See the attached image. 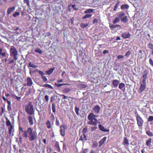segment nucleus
Instances as JSON below:
<instances>
[{"instance_id": "nucleus-1", "label": "nucleus", "mask_w": 153, "mask_h": 153, "mask_svg": "<svg viewBox=\"0 0 153 153\" xmlns=\"http://www.w3.org/2000/svg\"><path fill=\"white\" fill-rule=\"evenodd\" d=\"M19 131L20 134H22V136L23 137L28 138L30 141L36 140L37 139V132L31 127H29L27 130L24 131L23 128L19 126Z\"/></svg>"}, {"instance_id": "nucleus-2", "label": "nucleus", "mask_w": 153, "mask_h": 153, "mask_svg": "<svg viewBox=\"0 0 153 153\" xmlns=\"http://www.w3.org/2000/svg\"><path fill=\"white\" fill-rule=\"evenodd\" d=\"M149 71L148 70L146 69L144 70L142 73V76L141 78V82H140V85L139 88L138 92L139 94L141 93L145 89L146 85V80L149 75Z\"/></svg>"}, {"instance_id": "nucleus-3", "label": "nucleus", "mask_w": 153, "mask_h": 153, "mask_svg": "<svg viewBox=\"0 0 153 153\" xmlns=\"http://www.w3.org/2000/svg\"><path fill=\"white\" fill-rule=\"evenodd\" d=\"M97 117V116L92 113H91L88 116V119L89 121L88 122V124L96 126L98 123V120L96 118Z\"/></svg>"}, {"instance_id": "nucleus-4", "label": "nucleus", "mask_w": 153, "mask_h": 153, "mask_svg": "<svg viewBox=\"0 0 153 153\" xmlns=\"http://www.w3.org/2000/svg\"><path fill=\"white\" fill-rule=\"evenodd\" d=\"M10 56L13 60L16 61L19 57L18 52L16 47L14 46L10 47Z\"/></svg>"}, {"instance_id": "nucleus-5", "label": "nucleus", "mask_w": 153, "mask_h": 153, "mask_svg": "<svg viewBox=\"0 0 153 153\" xmlns=\"http://www.w3.org/2000/svg\"><path fill=\"white\" fill-rule=\"evenodd\" d=\"M25 110L28 114L30 115L34 114L35 110L34 106L32 102H28V104L25 105Z\"/></svg>"}, {"instance_id": "nucleus-6", "label": "nucleus", "mask_w": 153, "mask_h": 153, "mask_svg": "<svg viewBox=\"0 0 153 153\" xmlns=\"http://www.w3.org/2000/svg\"><path fill=\"white\" fill-rule=\"evenodd\" d=\"M136 118L138 126L139 127L142 126L144 123V121L142 118L139 114L136 115Z\"/></svg>"}, {"instance_id": "nucleus-7", "label": "nucleus", "mask_w": 153, "mask_h": 153, "mask_svg": "<svg viewBox=\"0 0 153 153\" xmlns=\"http://www.w3.org/2000/svg\"><path fill=\"white\" fill-rule=\"evenodd\" d=\"M131 36L130 33L127 32H124L121 35L122 37L124 39L129 38Z\"/></svg>"}, {"instance_id": "nucleus-8", "label": "nucleus", "mask_w": 153, "mask_h": 153, "mask_svg": "<svg viewBox=\"0 0 153 153\" xmlns=\"http://www.w3.org/2000/svg\"><path fill=\"white\" fill-rule=\"evenodd\" d=\"M60 135L63 137L65 136V126L63 125L60 126Z\"/></svg>"}, {"instance_id": "nucleus-9", "label": "nucleus", "mask_w": 153, "mask_h": 153, "mask_svg": "<svg viewBox=\"0 0 153 153\" xmlns=\"http://www.w3.org/2000/svg\"><path fill=\"white\" fill-rule=\"evenodd\" d=\"M39 74L41 76V77L42 79L44 82H47L48 80L46 76H44V75L45 74L41 71L39 70L38 71Z\"/></svg>"}, {"instance_id": "nucleus-10", "label": "nucleus", "mask_w": 153, "mask_h": 153, "mask_svg": "<svg viewBox=\"0 0 153 153\" xmlns=\"http://www.w3.org/2000/svg\"><path fill=\"white\" fill-rule=\"evenodd\" d=\"M1 56L6 57V51L2 48H0V57Z\"/></svg>"}, {"instance_id": "nucleus-11", "label": "nucleus", "mask_w": 153, "mask_h": 153, "mask_svg": "<svg viewBox=\"0 0 153 153\" xmlns=\"http://www.w3.org/2000/svg\"><path fill=\"white\" fill-rule=\"evenodd\" d=\"M9 133L10 135L13 136V132H14V126H11L8 128Z\"/></svg>"}, {"instance_id": "nucleus-12", "label": "nucleus", "mask_w": 153, "mask_h": 153, "mask_svg": "<svg viewBox=\"0 0 153 153\" xmlns=\"http://www.w3.org/2000/svg\"><path fill=\"white\" fill-rule=\"evenodd\" d=\"M120 83L119 80L117 79H114L112 82V84L114 88H117Z\"/></svg>"}, {"instance_id": "nucleus-13", "label": "nucleus", "mask_w": 153, "mask_h": 153, "mask_svg": "<svg viewBox=\"0 0 153 153\" xmlns=\"http://www.w3.org/2000/svg\"><path fill=\"white\" fill-rule=\"evenodd\" d=\"M119 88L122 91L124 92L125 90V84L123 82L120 83L119 85Z\"/></svg>"}, {"instance_id": "nucleus-14", "label": "nucleus", "mask_w": 153, "mask_h": 153, "mask_svg": "<svg viewBox=\"0 0 153 153\" xmlns=\"http://www.w3.org/2000/svg\"><path fill=\"white\" fill-rule=\"evenodd\" d=\"M107 137H106L101 139L99 142V146L101 147L105 143Z\"/></svg>"}, {"instance_id": "nucleus-15", "label": "nucleus", "mask_w": 153, "mask_h": 153, "mask_svg": "<svg viewBox=\"0 0 153 153\" xmlns=\"http://www.w3.org/2000/svg\"><path fill=\"white\" fill-rule=\"evenodd\" d=\"M129 144L128 140L127 137H125L123 140V144L125 146H128Z\"/></svg>"}, {"instance_id": "nucleus-16", "label": "nucleus", "mask_w": 153, "mask_h": 153, "mask_svg": "<svg viewBox=\"0 0 153 153\" xmlns=\"http://www.w3.org/2000/svg\"><path fill=\"white\" fill-rule=\"evenodd\" d=\"M94 112L96 113H98L100 111V108L99 105H96L93 109Z\"/></svg>"}, {"instance_id": "nucleus-17", "label": "nucleus", "mask_w": 153, "mask_h": 153, "mask_svg": "<svg viewBox=\"0 0 153 153\" xmlns=\"http://www.w3.org/2000/svg\"><path fill=\"white\" fill-rule=\"evenodd\" d=\"M27 85L30 86L33 84V82L31 78L30 77H28L27 78Z\"/></svg>"}, {"instance_id": "nucleus-18", "label": "nucleus", "mask_w": 153, "mask_h": 153, "mask_svg": "<svg viewBox=\"0 0 153 153\" xmlns=\"http://www.w3.org/2000/svg\"><path fill=\"white\" fill-rule=\"evenodd\" d=\"M28 120L30 125L32 126L33 124V120L32 116L30 115L28 116Z\"/></svg>"}, {"instance_id": "nucleus-19", "label": "nucleus", "mask_w": 153, "mask_h": 153, "mask_svg": "<svg viewBox=\"0 0 153 153\" xmlns=\"http://www.w3.org/2000/svg\"><path fill=\"white\" fill-rule=\"evenodd\" d=\"M88 132V128L85 127L84 128L82 131V132L83 134V136H84V138L83 139L86 140V135L85 134Z\"/></svg>"}, {"instance_id": "nucleus-20", "label": "nucleus", "mask_w": 153, "mask_h": 153, "mask_svg": "<svg viewBox=\"0 0 153 153\" xmlns=\"http://www.w3.org/2000/svg\"><path fill=\"white\" fill-rule=\"evenodd\" d=\"M55 147L56 149V151L59 152H60L61 150L60 149L59 143L58 142L56 141L55 144Z\"/></svg>"}, {"instance_id": "nucleus-21", "label": "nucleus", "mask_w": 153, "mask_h": 153, "mask_svg": "<svg viewBox=\"0 0 153 153\" xmlns=\"http://www.w3.org/2000/svg\"><path fill=\"white\" fill-rule=\"evenodd\" d=\"M99 128L100 130L103 131L107 132L109 131V129H105L103 126L101 125H99Z\"/></svg>"}, {"instance_id": "nucleus-22", "label": "nucleus", "mask_w": 153, "mask_h": 153, "mask_svg": "<svg viewBox=\"0 0 153 153\" xmlns=\"http://www.w3.org/2000/svg\"><path fill=\"white\" fill-rule=\"evenodd\" d=\"M109 27L111 28V29L112 30H113L114 28H116L117 27H120V28H121V27L120 25H114L112 24H109Z\"/></svg>"}, {"instance_id": "nucleus-23", "label": "nucleus", "mask_w": 153, "mask_h": 153, "mask_svg": "<svg viewBox=\"0 0 153 153\" xmlns=\"http://www.w3.org/2000/svg\"><path fill=\"white\" fill-rule=\"evenodd\" d=\"M8 105L7 106V110L9 112H11L12 111L11 107V102L10 101L7 102Z\"/></svg>"}, {"instance_id": "nucleus-24", "label": "nucleus", "mask_w": 153, "mask_h": 153, "mask_svg": "<svg viewBox=\"0 0 153 153\" xmlns=\"http://www.w3.org/2000/svg\"><path fill=\"white\" fill-rule=\"evenodd\" d=\"M55 69L54 68H50L48 71H46V73L47 75H49L51 74L53 72V71Z\"/></svg>"}, {"instance_id": "nucleus-25", "label": "nucleus", "mask_w": 153, "mask_h": 153, "mask_svg": "<svg viewBox=\"0 0 153 153\" xmlns=\"http://www.w3.org/2000/svg\"><path fill=\"white\" fill-rule=\"evenodd\" d=\"M146 133L149 136L152 137L153 136V133L149 129L146 130Z\"/></svg>"}, {"instance_id": "nucleus-26", "label": "nucleus", "mask_w": 153, "mask_h": 153, "mask_svg": "<svg viewBox=\"0 0 153 153\" xmlns=\"http://www.w3.org/2000/svg\"><path fill=\"white\" fill-rule=\"evenodd\" d=\"M6 125L7 126H10V127L11 126H13L12 124L11 123L10 120L7 118H6Z\"/></svg>"}, {"instance_id": "nucleus-27", "label": "nucleus", "mask_w": 153, "mask_h": 153, "mask_svg": "<svg viewBox=\"0 0 153 153\" xmlns=\"http://www.w3.org/2000/svg\"><path fill=\"white\" fill-rule=\"evenodd\" d=\"M75 4H70L68 6V10H71L72 8L73 10H77V9L75 8Z\"/></svg>"}, {"instance_id": "nucleus-28", "label": "nucleus", "mask_w": 153, "mask_h": 153, "mask_svg": "<svg viewBox=\"0 0 153 153\" xmlns=\"http://www.w3.org/2000/svg\"><path fill=\"white\" fill-rule=\"evenodd\" d=\"M129 6L127 4H123L121 6V8L122 10L128 9L129 8Z\"/></svg>"}, {"instance_id": "nucleus-29", "label": "nucleus", "mask_w": 153, "mask_h": 153, "mask_svg": "<svg viewBox=\"0 0 153 153\" xmlns=\"http://www.w3.org/2000/svg\"><path fill=\"white\" fill-rule=\"evenodd\" d=\"M152 139L149 138L146 140V144L148 146H150L151 145Z\"/></svg>"}, {"instance_id": "nucleus-30", "label": "nucleus", "mask_w": 153, "mask_h": 153, "mask_svg": "<svg viewBox=\"0 0 153 153\" xmlns=\"http://www.w3.org/2000/svg\"><path fill=\"white\" fill-rule=\"evenodd\" d=\"M88 25L89 24L88 23L84 24L82 23L80 25V26L82 28L84 29L87 27Z\"/></svg>"}, {"instance_id": "nucleus-31", "label": "nucleus", "mask_w": 153, "mask_h": 153, "mask_svg": "<svg viewBox=\"0 0 153 153\" xmlns=\"http://www.w3.org/2000/svg\"><path fill=\"white\" fill-rule=\"evenodd\" d=\"M52 108L53 112L55 114V113L56 111V110L55 108V105L54 102H53L52 103Z\"/></svg>"}, {"instance_id": "nucleus-32", "label": "nucleus", "mask_w": 153, "mask_h": 153, "mask_svg": "<svg viewBox=\"0 0 153 153\" xmlns=\"http://www.w3.org/2000/svg\"><path fill=\"white\" fill-rule=\"evenodd\" d=\"M46 125L47 126V128H50L51 127V125L50 121L48 120H47V122L46 123Z\"/></svg>"}, {"instance_id": "nucleus-33", "label": "nucleus", "mask_w": 153, "mask_h": 153, "mask_svg": "<svg viewBox=\"0 0 153 153\" xmlns=\"http://www.w3.org/2000/svg\"><path fill=\"white\" fill-rule=\"evenodd\" d=\"M28 65L29 67L33 68H37V65H36L35 64L32 63L31 62L29 63Z\"/></svg>"}, {"instance_id": "nucleus-34", "label": "nucleus", "mask_w": 153, "mask_h": 153, "mask_svg": "<svg viewBox=\"0 0 153 153\" xmlns=\"http://www.w3.org/2000/svg\"><path fill=\"white\" fill-rule=\"evenodd\" d=\"M43 86L44 87L48 88L51 89H53V88L52 86L50 85L47 84H44Z\"/></svg>"}, {"instance_id": "nucleus-35", "label": "nucleus", "mask_w": 153, "mask_h": 153, "mask_svg": "<svg viewBox=\"0 0 153 153\" xmlns=\"http://www.w3.org/2000/svg\"><path fill=\"white\" fill-rule=\"evenodd\" d=\"M120 21V18L119 17H116L113 21V23L114 24H115L119 22Z\"/></svg>"}, {"instance_id": "nucleus-36", "label": "nucleus", "mask_w": 153, "mask_h": 153, "mask_svg": "<svg viewBox=\"0 0 153 153\" xmlns=\"http://www.w3.org/2000/svg\"><path fill=\"white\" fill-rule=\"evenodd\" d=\"M121 21L123 23H126L127 22L128 20L126 16H125L121 19Z\"/></svg>"}, {"instance_id": "nucleus-37", "label": "nucleus", "mask_w": 153, "mask_h": 153, "mask_svg": "<svg viewBox=\"0 0 153 153\" xmlns=\"http://www.w3.org/2000/svg\"><path fill=\"white\" fill-rule=\"evenodd\" d=\"M98 145V143L97 141H94L93 143L92 147L93 148H95L97 147Z\"/></svg>"}, {"instance_id": "nucleus-38", "label": "nucleus", "mask_w": 153, "mask_h": 153, "mask_svg": "<svg viewBox=\"0 0 153 153\" xmlns=\"http://www.w3.org/2000/svg\"><path fill=\"white\" fill-rule=\"evenodd\" d=\"M75 111L76 114L79 116V107L76 106L75 107Z\"/></svg>"}, {"instance_id": "nucleus-39", "label": "nucleus", "mask_w": 153, "mask_h": 153, "mask_svg": "<svg viewBox=\"0 0 153 153\" xmlns=\"http://www.w3.org/2000/svg\"><path fill=\"white\" fill-rule=\"evenodd\" d=\"M92 16V14H87L82 17V19H84L86 18H88L91 17Z\"/></svg>"}, {"instance_id": "nucleus-40", "label": "nucleus", "mask_w": 153, "mask_h": 153, "mask_svg": "<svg viewBox=\"0 0 153 153\" xmlns=\"http://www.w3.org/2000/svg\"><path fill=\"white\" fill-rule=\"evenodd\" d=\"M120 2H118L114 6V8L113 10H117V9L118 8L119 9V8H118V7L120 6Z\"/></svg>"}, {"instance_id": "nucleus-41", "label": "nucleus", "mask_w": 153, "mask_h": 153, "mask_svg": "<svg viewBox=\"0 0 153 153\" xmlns=\"http://www.w3.org/2000/svg\"><path fill=\"white\" fill-rule=\"evenodd\" d=\"M79 86L82 88H85L87 87V85L86 84H81L79 85Z\"/></svg>"}, {"instance_id": "nucleus-42", "label": "nucleus", "mask_w": 153, "mask_h": 153, "mask_svg": "<svg viewBox=\"0 0 153 153\" xmlns=\"http://www.w3.org/2000/svg\"><path fill=\"white\" fill-rule=\"evenodd\" d=\"M74 99L73 97H68V100L69 101V103H72L73 102V99Z\"/></svg>"}, {"instance_id": "nucleus-43", "label": "nucleus", "mask_w": 153, "mask_h": 153, "mask_svg": "<svg viewBox=\"0 0 153 153\" xmlns=\"http://www.w3.org/2000/svg\"><path fill=\"white\" fill-rule=\"evenodd\" d=\"M148 45L150 49L151 50H153V45L152 43H149Z\"/></svg>"}, {"instance_id": "nucleus-44", "label": "nucleus", "mask_w": 153, "mask_h": 153, "mask_svg": "<svg viewBox=\"0 0 153 153\" xmlns=\"http://www.w3.org/2000/svg\"><path fill=\"white\" fill-rule=\"evenodd\" d=\"M34 51L36 52H37L40 54H42V51L40 49H38L36 50H35Z\"/></svg>"}, {"instance_id": "nucleus-45", "label": "nucleus", "mask_w": 153, "mask_h": 153, "mask_svg": "<svg viewBox=\"0 0 153 153\" xmlns=\"http://www.w3.org/2000/svg\"><path fill=\"white\" fill-rule=\"evenodd\" d=\"M70 89L68 88H65L64 90V91L65 93H68L70 91Z\"/></svg>"}, {"instance_id": "nucleus-46", "label": "nucleus", "mask_w": 153, "mask_h": 153, "mask_svg": "<svg viewBox=\"0 0 153 153\" xmlns=\"http://www.w3.org/2000/svg\"><path fill=\"white\" fill-rule=\"evenodd\" d=\"M55 100V97L54 96H52L51 98L50 99V102H53Z\"/></svg>"}, {"instance_id": "nucleus-47", "label": "nucleus", "mask_w": 153, "mask_h": 153, "mask_svg": "<svg viewBox=\"0 0 153 153\" xmlns=\"http://www.w3.org/2000/svg\"><path fill=\"white\" fill-rule=\"evenodd\" d=\"M131 54V52L130 51H128L125 54V56L128 57Z\"/></svg>"}, {"instance_id": "nucleus-48", "label": "nucleus", "mask_w": 153, "mask_h": 153, "mask_svg": "<svg viewBox=\"0 0 153 153\" xmlns=\"http://www.w3.org/2000/svg\"><path fill=\"white\" fill-rule=\"evenodd\" d=\"M55 85L57 87H60L61 86H62L64 85H66L65 84H57V83H55Z\"/></svg>"}, {"instance_id": "nucleus-49", "label": "nucleus", "mask_w": 153, "mask_h": 153, "mask_svg": "<svg viewBox=\"0 0 153 153\" xmlns=\"http://www.w3.org/2000/svg\"><path fill=\"white\" fill-rule=\"evenodd\" d=\"M14 97L15 98V99L19 101H20L21 99V97H18L16 95H14Z\"/></svg>"}, {"instance_id": "nucleus-50", "label": "nucleus", "mask_w": 153, "mask_h": 153, "mask_svg": "<svg viewBox=\"0 0 153 153\" xmlns=\"http://www.w3.org/2000/svg\"><path fill=\"white\" fill-rule=\"evenodd\" d=\"M149 63L150 65L153 67V61L152 58H150L149 59Z\"/></svg>"}, {"instance_id": "nucleus-51", "label": "nucleus", "mask_w": 153, "mask_h": 153, "mask_svg": "<svg viewBox=\"0 0 153 153\" xmlns=\"http://www.w3.org/2000/svg\"><path fill=\"white\" fill-rule=\"evenodd\" d=\"M31 93V90L30 89H29V90L28 91H27L25 93L26 96H28Z\"/></svg>"}, {"instance_id": "nucleus-52", "label": "nucleus", "mask_w": 153, "mask_h": 153, "mask_svg": "<svg viewBox=\"0 0 153 153\" xmlns=\"http://www.w3.org/2000/svg\"><path fill=\"white\" fill-rule=\"evenodd\" d=\"M153 120V116H150L148 119L149 122L152 121Z\"/></svg>"}, {"instance_id": "nucleus-53", "label": "nucleus", "mask_w": 153, "mask_h": 153, "mask_svg": "<svg viewBox=\"0 0 153 153\" xmlns=\"http://www.w3.org/2000/svg\"><path fill=\"white\" fill-rule=\"evenodd\" d=\"M84 138V136H83V137L82 136H81L80 137L79 139V140L82 141H83V140H85V141L87 140L86 137V140H85V139H83Z\"/></svg>"}, {"instance_id": "nucleus-54", "label": "nucleus", "mask_w": 153, "mask_h": 153, "mask_svg": "<svg viewBox=\"0 0 153 153\" xmlns=\"http://www.w3.org/2000/svg\"><path fill=\"white\" fill-rule=\"evenodd\" d=\"M45 100L46 102H48L49 101V96L47 95H46L45 96Z\"/></svg>"}, {"instance_id": "nucleus-55", "label": "nucleus", "mask_w": 153, "mask_h": 153, "mask_svg": "<svg viewBox=\"0 0 153 153\" xmlns=\"http://www.w3.org/2000/svg\"><path fill=\"white\" fill-rule=\"evenodd\" d=\"M1 111L0 112V114L1 115L4 112V109L2 107H1Z\"/></svg>"}, {"instance_id": "nucleus-56", "label": "nucleus", "mask_w": 153, "mask_h": 153, "mask_svg": "<svg viewBox=\"0 0 153 153\" xmlns=\"http://www.w3.org/2000/svg\"><path fill=\"white\" fill-rule=\"evenodd\" d=\"M19 13L18 12H17L14 13L13 15V16L14 17H16L18 16H19Z\"/></svg>"}, {"instance_id": "nucleus-57", "label": "nucleus", "mask_w": 153, "mask_h": 153, "mask_svg": "<svg viewBox=\"0 0 153 153\" xmlns=\"http://www.w3.org/2000/svg\"><path fill=\"white\" fill-rule=\"evenodd\" d=\"M24 2L25 3H26L28 6H29L30 5L29 0H24Z\"/></svg>"}, {"instance_id": "nucleus-58", "label": "nucleus", "mask_w": 153, "mask_h": 153, "mask_svg": "<svg viewBox=\"0 0 153 153\" xmlns=\"http://www.w3.org/2000/svg\"><path fill=\"white\" fill-rule=\"evenodd\" d=\"M56 125L57 126H59V120L56 119Z\"/></svg>"}, {"instance_id": "nucleus-59", "label": "nucleus", "mask_w": 153, "mask_h": 153, "mask_svg": "<svg viewBox=\"0 0 153 153\" xmlns=\"http://www.w3.org/2000/svg\"><path fill=\"white\" fill-rule=\"evenodd\" d=\"M51 118L52 119V120L53 121L55 120V117L54 116L53 114H51Z\"/></svg>"}, {"instance_id": "nucleus-60", "label": "nucleus", "mask_w": 153, "mask_h": 153, "mask_svg": "<svg viewBox=\"0 0 153 153\" xmlns=\"http://www.w3.org/2000/svg\"><path fill=\"white\" fill-rule=\"evenodd\" d=\"M88 149H83L82 151V152L83 153H86L88 152Z\"/></svg>"}, {"instance_id": "nucleus-61", "label": "nucleus", "mask_w": 153, "mask_h": 153, "mask_svg": "<svg viewBox=\"0 0 153 153\" xmlns=\"http://www.w3.org/2000/svg\"><path fill=\"white\" fill-rule=\"evenodd\" d=\"M2 98L4 102L7 101V102H8V101H10L7 98H5V97L4 96H2Z\"/></svg>"}, {"instance_id": "nucleus-62", "label": "nucleus", "mask_w": 153, "mask_h": 153, "mask_svg": "<svg viewBox=\"0 0 153 153\" xmlns=\"http://www.w3.org/2000/svg\"><path fill=\"white\" fill-rule=\"evenodd\" d=\"M93 10H85L84 12V13H91L93 12Z\"/></svg>"}, {"instance_id": "nucleus-63", "label": "nucleus", "mask_w": 153, "mask_h": 153, "mask_svg": "<svg viewBox=\"0 0 153 153\" xmlns=\"http://www.w3.org/2000/svg\"><path fill=\"white\" fill-rule=\"evenodd\" d=\"M123 57V55H118L117 56V58L118 59H122Z\"/></svg>"}, {"instance_id": "nucleus-64", "label": "nucleus", "mask_w": 153, "mask_h": 153, "mask_svg": "<svg viewBox=\"0 0 153 153\" xmlns=\"http://www.w3.org/2000/svg\"><path fill=\"white\" fill-rule=\"evenodd\" d=\"M125 15L124 13H120L119 16V17L120 18H121L122 16H123Z\"/></svg>"}]
</instances>
